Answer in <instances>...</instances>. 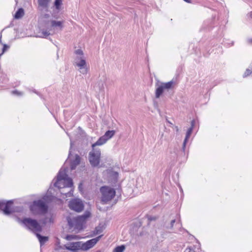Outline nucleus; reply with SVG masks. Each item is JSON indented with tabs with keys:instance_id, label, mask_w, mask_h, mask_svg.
<instances>
[{
	"instance_id": "f257e3e1",
	"label": "nucleus",
	"mask_w": 252,
	"mask_h": 252,
	"mask_svg": "<svg viewBox=\"0 0 252 252\" xmlns=\"http://www.w3.org/2000/svg\"><path fill=\"white\" fill-rule=\"evenodd\" d=\"M16 220L21 222L23 226L28 230L32 232L34 234L41 233L43 231V225H41L38 220L31 217H24L22 219L15 216Z\"/></svg>"
},
{
	"instance_id": "f03ea898",
	"label": "nucleus",
	"mask_w": 252,
	"mask_h": 252,
	"mask_svg": "<svg viewBox=\"0 0 252 252\" xmlns=\"http://www.w3.org/2000/svg\"><path fill=\"white\" fill-rule=\"evenodd\" d=\"M91 216V213L89 211H86L82 215L78 216L76 217L71 218L70 217H66L68 225L70 228L74 227L75 229L82 230L84 228V224L86 222L87 219Z\"/></svg>"
},
{
	"instance_id": "7ed1b4c3",
	"label": "nucleus",
	"mask_w": 252,
	"mask_h": 252,
	"mask_svg": "<svg viewBox=\"0 0 252 252\" xmlns=\"http://www.w3.org/2000/svg\"><path fill=\"white\" fill-rule=\"evenodd\" d=\"M29 209L34 215H44L47 213L49 206L45 201L39 199L33 201L29 205Z\"/></svg>"
},
{
	"instance_id": "20e7f679",
	"label": "nucleus",
	"mask_w": 252,
	"mask_h": 252,
	"mask_svg": "<svg viewBox=\"0 0 252 252\" xmlns=\"http://www.w3.org/2000/svg\"><path fill=\"white\" fill-rule=\"evenodd\" d=\"M57 179L53 184V186L60 189L61 187L58 185L59 182L63 181V187L71 188L73 186V182L72 178L69 177L66 174V169L63 171L60 169L57 176Z\"/></svg>"
},
{
	"instance_id": "39448f33",
	"label": "nucleus",
	"mask_w": 252,
	"mask_h": 252,
	"mask_svg": "<svg viewBox=\"0 0 252 252\" xmlns=\"http://www.w3.org/2000/svg\"><path fill=\"white\" fill-rule=\"evenodd\" d=\"M175 85V82L172 79L168 82H159L156 83L155 97L159 98L163 94L165 91L172 90Z\"/></svg>"
},
{
	"instance_id": "423d86ee",
	"label": "nucleus",
	"mask_w": 252,
	"mask_h": 252,
	"mask_svg": "<svg viewBox=\"0 0 252 252\" xmlns=\"http://www.w3.org/2000/svg\"><path fill=\"white\" fill-rule=\"evenodd\" d=\"M100 191L102 194L101 201L105 203L111 201L116 195L115 189L108 186L101 187Z\"/></svg>"
},
{
	"instance_id": "0eeeda50",
	"label": "nucleus",
	"mask_w": 252,
	"mask_h": 252,
	"mask_svg": "<svg viewBox=\"0 0 252 252\" xmlns=\"http://www.w3.org/2000/svg\"><path fill=\"white\" fill-rule=\"evenodd\" d=\"M101 152L99 148H93V151L89 154V160L92 167L97 166L100 160Z\"/></svg>"
},
{
	"instance_id": "6e6552de",
	"label": "nucleus",
	"mask_w": 252,
	"mask_h": 252,
	"mask_svg": "<svg viewBox=\"0 0 252 252\" xmlns=\"http://www.w3.org/2000/svg\"><path fill=\"white\" fill-rule=\"evenodd\" d=\"M68 207L76 212H81L84 209V204L83 201L79 198L71 199L68 203Z\"/></svg>"
},
{
	"instance_id": "1a4fd4ad",
	"label": "nucleus",
	"mask_w": 252,
	"mask_h": 252,
	"mask_svg": "<svg viewBox=\"0 0 252 252\" xmlns=\"http://www.w3.org/2000/svg\"><path fill=\"white\" fill-rule=\"evenodd\" d=\"M102 236L103 235H100L95 238L89 240L85 242L81 241V250L87 251L92 248L100 240Z\"/></svg>"
},
{
	"instance_id": "9d476101",
	"label": "nucleus",
	"mask_w": 252,
	"mask_h": 252,
	"mask_svg": "<svg viewBox=\"0 0 252 252\" xmlns=\"http://www.w3.org/2000/svg\"><path fill=\"white\" fill-rule=\"evenodd\" d=\"M11 203V200H0V210L2 213L5 215L9 216L11 213V210L10 208V205Z\"/></svg>"
},
{
	"instance_id": "9b49d317",
	"label": "nucleus",
	"mask_w": 252,
	"mask_h": 252,
	"mask_svg": "<svg viewBox=\"0 0 252 252\" xmlns=\"http://www.w3.org/2000/svg\"><path fill=\"white\" fill-rule=\"evenodd\" d=\"M81 241L73 242L69 243V245H64L65 250L71 252H77L81 250Z\"/></svg>"
},
{
	"instance_id": "f8f14e48",
	"label": "nucleus",
	"mask_w": 252,
	"mask_h": 252,
	"mask_svg": "<svg viewBox=\"0 0 252 252\" xmlns=\"http://www.w3.org/2000/svg\"><path fill=\"white\" fill-rule=\"evenodd\" d=\"M81 157L78 154H75V158L70 160V168L71 170H75L81 163Z\"/></svg>"
},
{
	"instance_id": "ddd939ff",
	"label": "nucleus",
	"mask_w": 252,
	"mask_h": 252,
	"mask_svg": "<svg viewBox=\"0 0 252 252\" xmlns=\"http://www.w3.org/2000/svg\"><path fill=\"white\" fill-rule=\"evenodd\" d=\"M36 237L38 238V241L40 243V246H42L46 243L49 240V237L46 236H43L40 234V233H37L35 235Z\"/></svg>"
},
{
	"instance_id": "4468645a",
	"label": "nucleus",
	"mask_w": 252,
	"mask_h": 252,
	"mask_svg": "<svg viewBox=\"0 0 252 252\" xmlns=\"http://www.w3.org/2000/svg\"><path fill=\"white\" fill-rule=\"evenodd\" d=\"M11 201V203L10 205V208L11 210V213L10 215L13 214L15 212L21 213L23 211V206H17V207H13V205L14 203V201L13 200H10Z\"/></svg>"
},
{
	"instance_id": "2eb2a0df",
	"label": "nucleus",
	"mask_w": 252,
	"mask_h": 252,
	"mask_svg": "<svg viewBox=\"0 0 252 252\" xmlns=\"http://www.w3.org/2000/svg\"><path fill=\"white\" fill-rule=\"evenodd\" d=\"M107 141V140L106 139L103 135H102V136L100 137L95 143L92 145V148H95V146H101L105 143Z\"/></svg>"
},
{
	"instance_id": "dca6fc26",
	"label": "nucleus",
	"mask_w": 252,
	"mask_h": 252,
	"mask_svg": "<svg viewBox=\"0 0 252 252\" xmlns=\"http://www.w3.org/2000/svg\"><path fill=\"white\" fill-rule=\"evenodd\" d=\"M63 21L51 20L50 27L51 28L59 27L60 29L62 30L63 27Z\"/></svg>"
},
{
	"instance_id": "f3484780",
	"label": "nucleus",
	"mask_w": 252,
	"mask_h": 252,
	"mask_svg": "<svg viewBox=\"0 0 252 252\" xmlns=\"http://www.w3.org/2000/svg\"><path fill=\"white\" fill-rule=\"evenodd\" d=\"M106 228V225L105 224H101L99 223V225L95 227L94 230L93 231V235H96L97 234H100L103 232V230Z\"/></svg>"
},
{
	"instance_id": "a211bd4d",
	"label": "nucleus",
	"mask_w": 252,
	"mask_h": 252,
	"mask_svg": "<svg viewBox=\"0 0 252 252\" xmlns=\"http://www.w3.org/2000/svg\"><path fill=\"white\" fill-rule=\"evenodd\" d=\"M24 14H25L24 9L22 7L19 8L18 9V10L16 11V12H15V13L14 15V18L15 19H19L21 18L24 16Z\"/></svg>"
},
{
	"instance_id": "6ab92c4d",
	"label": "nucleus",
	"mask_w": 252,
	"mask_h": 252,
	"mask_svg": "<svg viewBox=\"0 0 252 252\" xmlns=\"http://www.w3.org/2000/svg\"><path fill=\"white\" fill-rule=\"evenodd\" d=\"M116 131L114 130H108L105 132L103 136L108 141L109 139H111L112 137H113Z\"/></svg>"
},
{
	"instance_id": "aec40b11",
	"label": "nucleus",
	"mask_w": 252,
	"mask_h": 252,
	"mask_svg": "<svg viewBox=\"0 0 252 252\" xmlns=\"http://www.w3.org/2000/svg\"><path fill=\"white\" fill-rule=\"evenodd\" d=\"M63 0H55L53 3V7L57 10V11H60L62 8V5H63Z\"/></svg>"
},
{
	"instance_id": "412c9836",
	"label": "nucleus",
	"mask_w": 252,
	"mask_h": 252,
	"mask_svg": "<svg viewBox=\"0 0 252 252\" xmlns=\"http://www.w3.org/2000/svg\"><path fill=\"white\" fill-rule=\"evenodd\" d=\"M78 60H80V62L76 63V65L80 67H83L86 66V62L84 57H77Z\"/></svg>"
},
{
	"instance_id": "4be33fe9",
	"label": "nucleus",
	"mask_w": 252,
	"mask_h": 252,
	"mask_svg": "<svg viewBox=\"0 0 252 252\" xmlns=\"http://www.w3.org/2000/svg\"><path fill=\"white\" fill-rule=\"evenodd\" d=\"M104 84H105V79H100L99 80L97 83V87L98 88L99 91L100 92H104Z\"/></svg>"
},
{
	"instance_id": "5701e85b",
	"label": "nucleus",
	"mask_w": 252,
	"mask_h": 252,
	"mask_svg": "<svg viewBox=\"0 0 252 252\" xmlns=\"http://www.w3.org/2000/svg\"><path fill=\"white\" fill-rule=\"evenodd\" d=\"M49 1L50 0H38V3L40 6L43 8H47Z\"/></svg>"
},
{
	"instance_id": "b1692460",
	"label": "nucleus",
	"mask_w": 252,
	"mask_h": 252,
	"mask_svg": "<svg viewBox=\"0 0 252 252\" xmlns=\"http://www.w3.org/2000/svg\"><path fill=\"white\" fill-rule=\"evenodd\" d=\"M41 24L42 26L46 28L47 30L51 29L50 27L51 21L49 20H43Z\"/></svg>"
},
{
	"instance_id": "393cba45",
	"label": "nucleus",
	"mask_w": 252,
	"mask_h": 252,
	"mask_svg": "<svg viewBox=\"0 0 252 252\" xmlns=\"http://www.w3.org/2000/svg\"><path fill=\"white\" fill-rule=\"evenodd\" d=\"M125 245H121L115 247L113 250V252H124L126 249Z\"/></svg>"
},
{
	"instance_id": "a878e982",
	"label": "nucleus",
	"mask_w": 252,
	"mask_h": 252,
	"mask_svg": "<svg viewBox=\"0 0 252 252\" xmlns=\"http://www.w3.org/2000/svg\"><path fill=\"white\" fill-rule=\"evenodd\" d=\"M65 239L67 241H70L72 240H77L80 238L78 235L73 234H67L65 237Z\"/></svg>"
},
{
	"instance_id": "bb28decb",
	"label": "nucleus",
	"mask_w": 252,
	"mask_h": 252,
	"mask_svg": "<svg viewBox=\"0 0 252 252\" xmlns=\"http://www.w3.org/2000/svg\"><path fill=\"white\" fill-rule=\"evenodd\" d=\"M42 200L45 201L46 203L48 204V203L52 201L53 196L51 195H46L43 197Z\"/></svg>"
},
{
	"instance_id": "cd10ccee",
	"label": "nucleus",
	"mask_w": 252,
	"mask_h": 252,
	"mask_svg": "<svg viewBox=\"0 0 252 252\" xmlns=\"http://www.w3.org/2000/svg\"><path fill=\"white\" fill-rule=\"evenodd\" d=\"M50 34V33L46 30H42L40 34L36 36V37L40 38H47V36H48Z\"/></svg>"
},
{
	"instance_id": "c85d7f7f",
	"label": "nucleus",
	"mask_w": 252,
	"mask_h": 252,
	"mask_svg": "<svg viewBox=\"0 0 252 252\" xmlns=\"http://www.w3.org/2000/svg\"><path fill=\"white\" fill-rule=\"evenodd\" d=\"M250 68L246 69L245 72H244V74L243 75V77L244 78L247 77V76H249L251 74H252V65L250 66Z\"/></svg>"
},
{
	"instance_id": "c756f323",
	"label": "nucleus",
	"mask_w": 252,
	"mask_h": 252,
	"mask_svg": "<svg viewBox=\"0 0 252 252\" xmlns=\"http://www.w3.org/2000/svg\"><path fill=\"white\" fill-rule=\"evenodd\" d=\"M60 11H57V10H56V9L55 8V9H53V11H52V13L51 14L52 15V16L55 18V19H58L59 18V16H58V13Z\"/></svg>"
},
{
	"instance_id": "7c9ffc66",
	"label": "nucleus",
	"mask_w": 252,
	"mask_h": 252,
	"mask_svg": "<svg viewBox=\"0 0 252 252\" xmlns=\"http://www.w3.org/2000/svg\"><path fill=\"white\" fill-rule=\"evenodd\" d=\"M148 224L152 221H155L158 218L156 216H147Z\"/></svg>"
},
{
	"instance_id": "2f4dec72",
	"label": "nucleus",
	"mask_w": 252,
	"mask_h": 252,
	"mask_svg": "<svg viewBox=\"0 0 252 252\" xmlns=\"http://www.w3.org/2000/svg\"><path fill=\"white\" fill-rule=\"evenodd\" d=\"M9 46L6 44H4L3 45V47H2V52L0 54H1V55L4 53L9 48Z\"/></svg>"
},
{
	"instance_id": "473e14b6",
	"label": "nucleus",
	"mask_w": 252,
	"mask_h": 252,
	"mask_svg": "<svg viewBox=\"0 0 252 252\" xmlns=\"http://www.w3.org/2000/svg\"><path fill=\"white\" fill-rule=\"evenodd\" d=\"M80 70V72L83 74H86L88 72V68L86 66H83V67H80L79 68Z\"/></svg>"
},
{
	"instance_id": "72a5a7b5",
	"label": "nucleus",
	"mask_w": 252,
	"mask_h": 252,
	"mask_svg": "<svg viewBox=\"0 0 252 252\" xmlns=\"http://www.w3.org/2000/svg\"><path fill=\"white\" fill-rule=\"evenodd\" d=\"M38 221L40 222V224L43 225V227L44 225H45L47 222V219L46 218H45L44 219H40L38 220Z\"/></svg>"
},
{
	"instance_id": "f704fd0d",
	"label": "nucleus",
	"mask_w": 252,
	"mask_h": 252,
	"mask_svg": "<svg viewBox=\"0 0 252 252\" xmlns=\"http://www.w3.org/2000/svg\"><path fill=\"white\" fill-rule=\"evenodd\" d=\"M75 54L76 55H80L81 57H84V53L82 49H78L77 50H75L74 52Z\"/></svg>"
},
{
	"instance_id": "c9c22d12",
	"label": "nucleus",
	"mask_w": 252,
	"mask_h": 252,
	"mask_svg": "<svg viewBox=\"0 0 252 252\" xmlns=\"http://www.w3.org/2000/svg\"><path fill=\"white\" fill-rule=\"evenodd\" d=\"M73 142L72 141H71L67 159H68L70 157V156L72 155V148L73 147Z\"/></svg>"
},
{
	"instance_id": "e433bc0d",
	"label": "nucleus",
	"mask_w": 252,
	"mask_h": 252,
	"mask_svg": "<svg viewBox=\"0 0 252 252\" xmlns=\"http://www.w3.org/2000/svg\"><path fill=\"white\" fill-rule=\"evenodd\" d=\"M175 221H176V220L175 219L172 220L171 221V222H170V226L169 227H167V228H168V229H172L173 227L174 224L175 222Z\"/></svg>"
},
{
	"instance_id": "4c0bfd02",
	"label": "nucleus",
	"mask_w": 252,
	"mask_h": 252,
	"mask_svg": "<svg viewBox=\"0 0 252 252\" xmlns=\"http://www.w3.org/2000/svg\"><path fill=\"white\" fill-rule=\"evenodd\" d=\"M184 252H195L193 249L191 248V247H189L187 248Z\"/></svg>"
},
{
	"instance_id": "58836bf2",
	"label": "nucleus",
	"mask_w": 252,
	"mask_h": 252,
	"mask_svg": "<svg viewBox=\"0 0 252 252\" xmlns=\"http://www.w3.org/2000/svg\"><path fill=\"white\" fill-rule=\"evenodd\" d=\"M64 195H65V197L71 196L73 195V191L70 190V191H68V192L65 193Z\"/></svg>"
},
{
	"instance_id": "ea45409f",
	"label": "nucleus",
	"mask_w": 252,
	"mask_h": 252,
	"mask_svg": "<svg viewBox=\"0 0 252 252\" xmlns=\"http://www.w3.org/2000/svg\"><path fill=\"white\" fill-rule=\"evenodd\" d=\"M61 249H65L64 247V246H62L61 245H59V246H57V247L55 248V250L56 251H59L60 250H61Z\"/></svg>"
},
{
	"instance_id": "a19ab883",
	"label": "nucleus",
	"mask_w": 252,
	"mask_h": 252,
	"mask_svg": "<svg viewBox=\"0 0 252 252\" xmlns=\"http://www.w3.org/2000/svg\"><path fill=\"white\" fill-rule=\"evenodd\" d=\"M192 131H193V129H192L191 127H189L186 133L189 134V135H191V133H192Z\"/></svg>"
},
{
	"instance_id": "79ce46f5",
	"label": "nucleus",
	"mask_w": 252,
	"mask_h": 252,
	"mask_svg": "<svg viewBox=\"0 0 252 252\" xmlns=\"http://www.w3.org/2000/svg\"><path fill=\"white\" fill-rule=\"evenodd\" d=\"M190 127H191L192 129H193V127L194 126V125H195V121L194 120H192L191 121V123H190Z\"/></svg>"
},
{
	"instance_id": "37998d69",
	"label": "nucleus",
	"mask_w": 252,
	"mask_h": 252,
	"mask_svg": "<svg viewBox=\"0 0 252 252\" xmlns=\"http://www.w3.org/2000/svg\"><path fill=\"white\" fill-rule=\"evenodd\" d=\"M50 17V15L49 14H44L43 15V18L45 19H48Z\"/></svg>"
},
{
	"instance_id": "c03bdc74",
	"label": "nucleus",
	"mask_w": 252,
	"mask_h": 252,
	"mask_svg": "<svg viewBox=\"0 0 252 252\" xmlns=\"http://www.w3.org/2000/svg\"><path fill=\"white\" fill-rule=\"evenodd\" d=\"M188 141H189V140L185 138L184 140V141H183V145H184V146H186V145H187Z\"/></svg>"
},
{
	"instance_id": "a18cd8bd",
	"label": "nucleus",
	"mask_w": 252,
	"mask_h": 252,
	"mask_svg": "<svg viewBox=\"0 0 252 252\" xmlns=\"http://www.w3.org/2000/svg\"><path fill=\"white\" fill-rule=\"evenodd\" d=\"M190 135H189V134L186 133V136H185V138L186 139L189 140V137H190Z\"/></svg>"
},
{
	"instance_id": "49530a36",
	"label": "nucleus",
	"mask_w": 252,
	"mask_h": 252,
	"mask_svg": "<svg viewBox=\"0 0 252 252\" xmlns=\"http://www.w3.org/2000/svg\"><path fill=\"white\" fill-rule=\"evenodd\" d=\"M190 135H189V134L186 133V136H185V138L186 139L189 140V137H190Z\"/></svg>"
},
{
	"instance_id": "de8ad7c7",
	"label": "nucleus",
	"mask_w": 252,
	"mask_h": 252,
	"mask_svg": "<svg viewBox=\"0 0 252 252\" xmlns=\"http://www.w3.org/2000/svg\"><path fill=\"white\" fill-rule=\"evenodd\" d=\"M118 173L116 171H114L113 172V175L115 176V177H117L118 176Z\"/></svg>"
},
{
	"instance_id": "09e8293b",
	"label": "nucleus",
	"mask_w": 252,
	"mask_h": 252,
	"mask_svg": "<svg viewBox=\"0 0 252 252\" xmlns=\"http://www.w3.org/2000/svg\"><path fill=\"white\" fill-rule=\"evenodd\" d=\"M186 147V146H184V145H182V151L184 153H185Z\"/></svg>"
},
{
	"instance_id": "8fccbe9b",
	"label": "nucleus",
	"mask_w": 252,
	"mask_h": 252,
	"mask_svg": "<svg viewBox=\"0 0 252 252\" xmlns=\"http://www.w3.org/2000/svg\"><path fill=\"white\" fill-rule=\"evenodd\" d=\"M52 189H53V188H52V187H50L49 188V189H48V193H51V194H52V193H51V190H52Z\"/></svg>"
},
{
	"instance_id": "3c124183",
	"label": "nucleus",
	"mask_w": 252,
	"mask_h": 252,
	"mask_svg": "<svg viewBox=\"0 0 252 252\" xmlns=\"http://www.w3.org/2000/svg\"><path fill=\"white\" fill-rule=\"evenodd\" d=\"M248 42L250 44H252V38H249L248 39Z\"/></svg>"
},
{
	"instance_id": "603ef678",
	"label": "nucleus",
	"mask_w": 252,
	"mask_h": 252,
	"mask_svg": "<svg viewBox=\"0 0 252 252\" xmlns=\"http://www.w3.org/2000/svg\"><path fill=\"white\" fill-rule=\"evenodd\" d=\"M12 93H13V94H19V92L17 90L13 91L12 92Z\"/></svg>"
},
{
	"instance_id": "864d4df0",
	"label": "nucleus",
	"mask_w": 252,
	"mask_h": 252,
	"mask_svg": "<svg viewBox=\"0 0 252 252\" xmlns=\"http://www.w3.org/2000/svg\"><path fill=\"white\" fill-rule=\"evenodd\" d=\"M184 1L187 2V3H191V0H183Z\"/></svg>"
},
{
	"instance_id": "5fc2aeb1",
	"label": "nucleus",
	"mask_w": 252,
	"mask_h": 252,
	"mask_svg": "<svg viewBox=\"0 0 252 252\" xmlns=\"http://www.w3.org/2000/svg\"><path fill=\"white\" fill-rule=\"evenodd\" d=\"M56 245H57V246L60 245V241L59 239H58V241L56 242Z\"/></svg>"
},
{
	"instance_id": "6e6d98bb",
	"label": "nucleus",
	"mask_w": 252,
	"mask_h": 252,
	"mask_svg": "<svg viewBox=\"0 0 252 252\" xmlns=\"http://www.w3.org/2000/svg\"><path fill=\"white\" fill-rule=\"evenodd\" d=\"M81 186H82V184H81V183H80V184H79V186H78V189H79V190H81V188H82Z\"/></svg>"
},
{
	"instance_id": "4d7b16f0",
	"label": "nucleus",
	"mask_w": 252,
	"mask_h": 252,
	"mask_svg": "<svg viewBox=\"0 0 252 252\" xmlns=\"http://www.w3.org/2000/svg\"><path fill=\"white\" fill-rule=\"evenodd\" d=\"M180 223L181 225H182V224H181V220H179L178 221V222H177V223Z\"/></svg>"
},
{
	"instance_id": "13d9d810",
	"label": "nucleus",
	"mask_w": 252,
	"mask_h": 252,
	"mask_svg": "<svg viewBox=\"0 0 252 252\" xmlns=\"http://www.w3.org/2000/svg\"><path fill=\"white\" fill-rule=\"evenodd\" d=\"M95 252H102L100 250H97Z\"/></svg>"
},
{
	"instance_id": "bf43d9fd",
	"label": "nucleus",
	"mask_w": 252,
	"mask_h": 252,
	"mask_svg": "<svg viewBox=\"0 0 252 252\" xmlns=\"http://www.w3.org/2000/svg\"><path fill=\"white\" fill-rule=\"evenodd\" d=\"M120 191H122V189H118V191L120 192Z\"/></svg>"
},
{
	"instance_id": "052dcab7",
	"label": "nucleus",
	"mask_w": 252,
	"mask_h": 252,
	"mask_svg": "<svg viewBox=\"0 0 252 252\" xmlns=\"http://www.w3.org/2000/svg\"><path fill=\"white\" fill-rule=\"evenodd\" d=\"M176 129H177V131H178V128L177 126H176Z\"/></svg>"
},
{
	"instance_id": "680f3d73",
	"label": "nucleus",
	"mask_w": 252,
	"mask_h": 252,
	"mask_svg": "<svg viewBox=\"0 0 252 252\" xmlns=\"http://www.w3.org/2000/svg\"><path fill=\"white\" fill-rule=\"evenodd\" d=\"M0 41H1V38L0 37Z\"/></svg>"
}]
</instances>
